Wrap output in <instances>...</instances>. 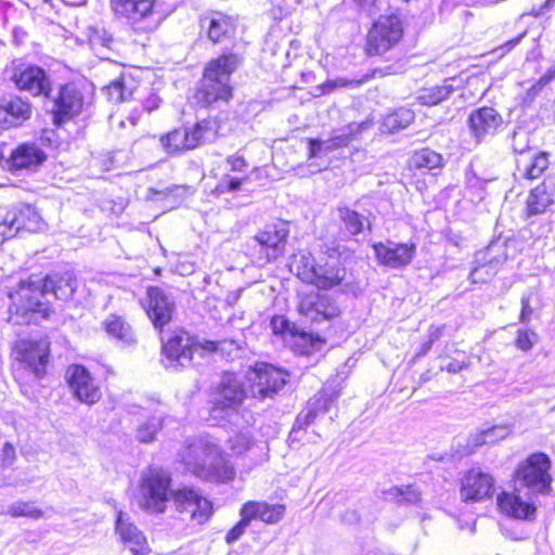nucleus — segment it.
Wrapping results in <instances>:
<instances>
[{
  "label": "nucleus",
  "mask_w": 555,
  "mask_h": 555,
  "mask_svg": "<svg viewBox=\"0 0 555 555\" xmlns=\"http://www.w3.org/2000/svg\"><path fill=\"white\" fill-rule=\"evenodd\" d=\"M338 218L343 223L345 230L350 235H358L362 233L369 224V220L366 217L360 215L356 210H352L348 207H339L338 208ZM370 228V225H367Z\"/></svg>",
  "instance_id": "nucleus-35"
},
{
  "label": "nucleus",
  "mask_w": 555,
  "mask_h": 555,
  "mask_svg": "<svg viewBox=\"0 0 555 555\" xmlns=\"http://www.w3.org/2000/svg\"><path fill=\"white\" fill-rule=\"evenodd\" d=\"M318 416V411L314 410L310 404H307L306 411H302L296 417L295 424L291 431L292 439H299L298 434L300 430L309 426Z\"/></svg>",
  "instance_id": "nucleus-48"
},
{
  "label": "nucleus",
  "mask_w": 555,
  "mask_h": 555,
  "mask_svg": "<svg viewBox=\"0 0 555 555\" xmlns=\"http://www.w3.org/2000/svg\"><path fill=\"white\" fill-rule=\"evenodd\" d=\"M538 335L532 330H519L516 338V346L524 351L530 350L535 344Z\"/></svg>",
  "instance_id": "nucleus-53"
},
{
  "label": "nucleus",
  "mask_w": 555,
  "mask_h": 555,
  "mask_svg": "<svg viewBox=\"0 0 555 555\" xmlns=\"http://www.w3.org/2000/svg\"><path fill=\"white\" fill-rule=\"evenodd\" d=\"M403 36V26L397 14L382 15L367 34L366 51L379 55L395 47Z\"/></svg>",
  "instance_id": "nucleus-8"
},
{
  "label": "nucleus",
  "mask_w": 555,
  "mask_h": 555,
  "mask_svg": "<svg viewBox=\"0 0 555 555\" xmlns=\"http://www.w3.org/2000/svg\"><path fill=\"white\" fill-rule=\"evenodd\" d=\"M533 308L530 305V296H522L519 321L524 324H527L531 320Z\"/></svg>",
  "instance_id": "nucleus-60"
},
{
  "label": "nucleus",
  "mask_w": 555,
  "mask_h": 555,
  "mask_svg": "<svg viewBox=\"0 0 555 555\" xmlns=\"http://www.w3.org/2000/svg\"><path fill=\"white\" fill-rule=\"evenodd\" d=\"M171 478L162 468L143 472L139 487V505L150 513H164L169 501Z\"/></svg>",
  "instance_id": "nucleus-6"
},
{
  "label": "nucleus",
  "mask_w": 555,
  "mask_h": 555,
  "mask_svg": "<svg viewBox=\"0 0 555 555\" xmlns=\"http://www.w3.org/2000/svg\"><path fill=\"white\" fill-rule=\"evenodd\" d=\"M289 233L288 224L284 221L267 224L256 235L255 241L267 261H273L284 254Z\"/></svg>",
  "instance_id": "nucleus-12"
},
{
  "label": "nucleus",
  "mask_w": 555,
  "mask_h": 555,
  "mask_svg": "<svg viewBox=\"0 0 555 555\" xmlns=\"http://www.w3.org/2000/svg\"><path fill=\"white\" fill-rule=\"evenodd\" d=\"M25 349L24 361L34 371L37 377L43 376L49 360V345L47 341H29Z\"/></svg>",
  "instance_id": "nucleus-27"
},
{
  "label": "nucleus",
  "mask_w": 555,
  "mask_h": 555,
  "mask_svg": "<svg viewBox=\"0 0 555 555\" xmlns=\"http://www.w3.org/2000/svg\"><path fill=\"white\" fill-rule=\"evenodd\" d=\"M107 334L125 345H131L135 341L131 326L121 318L113 315L104 322Z\"/></svg>",
  "instance_id": "nucleus-34"
},
{
  "label": "nucleus",
  "mask_w": 555,
  "mask_h": 555,
  "mask_svg": "<svg viewBox=\"0 0 555 555\" xmlns=\"http://www.w3.org/2000/svg\"><path fill=\"white\" fill-rule=\"evenodd\" d=\"M271 328L274 334H283L289 326V322L283 317H274L271 320Z\"/></svg>",
  "instance_id": "nucleus-62"
},
{
  "label": "nucleus",
  "mask_w": 555,
  "mask_h": 555,
  "mask_svg": "<svg viewBox=\"0 0 555 555\" xmlns=\"http://www.w3.org/2000/svg\"><path fill=\"white\" fill-rule=\"evenodd\" d=\"M31 114L30 102L18 95H7L0 99V129L22 126L31 117Z\"/></svg>",
  "instance_id": "nucleus-16"
},
{
  "label": "nucleus",
  "mask_w": 555,
  "mask_h": 555,
  "mask_svg": "<svg viewBox=\"0 0 555 555\" xmlns=\"http://www.w3.org/2000/svg\"><path fill=\"white\" fill-rule=\"evenodd\" d=\"M179 457L185 469L199 479L229 482L235 477V469L221 448L205 438L188 440L179 452Z\"/></svg>",
  "instance_id": "nucleus-2"
},
{
  "label": "nucleus",
  "mask_w": 555,
  "mask_h": 555,
  "mask_svg": "<svg viewBox=\"0 0 555 555\" xmlns=\"http://www.w3.org/2000/svg\"><path fill=\"white\" fill-rule=\"evenodd\" d=\"M247 180L248 178L246 176L237 177L232 176L230 173H225L219 179L216 186V191L220 194L238 191L241 189V185Z\"/></svg>",
  "instance_id": "nucleus-50"
},
{
  "label": "nucleus",
  "mask_w": 555,
  "mask_h": 555,
  "mask_svg": "<svg viewBox=\"0 0 555 555\" xmlns=\"http://www.w3.org/2000/svg\"><path fill=\"white\" fill-rule=\"evenodd\" d=\"M242 59L234 53L222 54L209 61L197 87L195 99L204 107L232 98L231 75L238 68Z\"/></svg>",
  "instance_id": "nucleus-3"
},
{
  "label": "nucleus",
  "mask_w": 555,
  "mask_h": 555,
  "mask_svg": "<svg viewBox=\"0 0 555 555\" xmlns=\"http://www.w3.org/2000/svg\"><path fill=\"white\" fill-rule=\"evenodd\" d=\"M414 112L406 107H400L384 117L380 129L383 132L395 133L408 128L414 120Z\"/></svg>",
  "instance_id": "nucleus-31"
},
{
  "label": "nucleus",
  "mask_w": 555,
  "mask_h": 555,
  "mask_svg": "<svg viewBox=\"0 0 555 555\" xmlns=\"http://www.w3.org/2000/svg\"><path fill=\"white\" fill-rule=\"evenodd\" d=\"M15 460V449L10 442H5L2 448V463L8 466Z\"/></svg>",
  "instance_id": "nucleus-63"
},
{
  "label": "nucleus",
  "mask_w": 555,
  "mask_h": 555,
  "mask_svg": "<svg viewBox=\"0 0 555 555\" xmlns=\"http://www.w3.org/2000/svg\"><path fill=\"white\" fill-rule=\"evenodd\" d=\"M47 159L46 153L36 144L24 143L11 154V167L14 170H35Z\"/></svg>",
  "instance_id": "nucleus-25"
},
{
  "label": "nucleus",
  "mask_w": 555,
  "mask_h": 555,
  "mask_svg": "<svg viewBox=\"0 0 555 555\" xmlns=\"http://www.w3.org/2000/svg\"><path fill=\"white\" fill-rule=\"evenodd\" d=\"M346 271L337 264L325 263L317 268L314 285L319 288L330 289L345 279Z\"/></svg>",
  "instance_id": "nucleus-32"
},
{
  "label": "nucleus",
  "mask_w": 555,
  "mask_h": 555,
  "mask_svg": "<svg viewBox=\"0 0 555 555\" xmlns=\"http://www.w3.org/2000/svg\"><path fill=\"white\" fill-rule=\"evenodd\" d=\"M289 267L301 281L314 285L318 267L311 254L294 256Z\"/></svg>",
  "instance_id": "nucleus-33"
},
{
  "label": "nucleus",
  "mask_w": 555,
  "mask_h": 555,
  "mask_svg": "<svg viewBox=\"0 0 555 555\" xmlns=\"http://www.w3.org/2000/svg\"><path fill=\"white\" fill-rule=\"evenodd\" d=\"M163 427V418L160 416H150L142 422L137 429V438L139 441L147 443L155 439L157 433Z\"/></svg>",
  "instance_id": "nucleus-41"
},
{
  "label": "nucleus",
  "mask_w": 555,
  "mask_h": 555,
  "mask_svg": "<svg viewBox=\"0 0 555 555\" xmlns=\"http://www.w3.org/2000/svg\"><path fill=\"white\" fill-rule=\"evenodd\" d=\"M526 204L528 217L543 214L551 205L555 204V178H546L534 188Z\"/></svg>",
  "instance_id": "nucleus-22"
},
{
  "label": "nucleus",
  "mask_w": 555,
  "mask_h": 555,
  "mask_svg": "<svg viewBox=\"0 0 555 555\" xmlns=\"http://www.w3.org/2000/svg\"><path fill=\"white\" fill-rule=\"evenodd\" d=\"M77 288V280L73 272L53 273L41 281L22 282L20 288L10 294L13 304L10 306V319L14 323H38L49 318L51 308L41 300L47 294L56 299L68 300Z\"/></svg>",
  "instance_id": "nucleus-1"
},
{
  "label": "nucleus",
  "mask_w": 555,
  "mask_h": 555,
  "mask_svg": "<svg viewBox=\"0 0 555 555\" xmlns=\"http://www.w3.org/2000/svg\"><path fill=\"white\" fill-rule=\"evenodd\" d=\"M18 232L20 231L15 222V215H11L9 209L0 219V244L14 237Z\"/></svg>",
  "instance_id": "nucleus-51"
},
{
  "label": "nucleus",
  "mask_w": 555,
  "mask_h": 555,
  "mask_svg": "<svg viewBox=\"0 0 555 555\" xmlns=\"http://www.w3.org/2000/svg\"><path fill=\"white\" fill-rule=\"evenodd\" d=\"M12 80L17 89L27 91L34 96H50L51 80L46 70L39 66L30 65L22 69H17Z\"/></svg>",
  "instance_id": "nucleus-15"
},
{
  "label": "nucleus",
  "mask_w": 555,
  "mask_h": 555,
  "mask_svg": "<svg viewBox=\"0 0 555 555\" xmlns=\"http://www.w3.org/2000/svg\"><path fill=\"white\" fill-rule=\"evenodd\" d=\"M520 492H502L498 495L496 505L499 511L514 519L531 520L535 516V506L529 501H525L519 495Z\"/></svg>",
  "instance_id": "nucleus-21"
},
{
  "label": "nucleus",
  "mask_w": 555,
  "mask_h": 555,
  "mask_svg": "<svg viewBox=\"0 0 555 555\" xmlns=\"http://www.w3.org/2000/svg\"><path fill=\"white\" fill-rule=\"evenodd\" d=\"M192 337L183 332H177L169 337L163 345L165 356L164 365L167 369L178 370L179 367L190 366V353L188 350L191 345Z\"/></svg>",
  "instance_id": "nucleus-17"
},
{
  "label": "nucleus",
  "mask_w": 555,
  "mask_h": 555,
  "mask_svg": "<svg viewBox=\"0 0 555 555\" xmlns=\"http://www.w3.org/2000/svg\"><path fill=\"white\" fill-rule=\"evenodd\" d=\"M441 333H442V327H430L429 334H428L429 339L424 345L423 350L421 352L422 354H425L430 349L433 343L440 338Z\"/></svg>",
  "instance_id": "nucleus-64"
},
{
  "label": "nucleus",
  "mask_w": 555,
  "mask_h": 555,
  "mask_svg": "<svg viewBox=\"0 0 555 555\" xmlns=\"http://www.w3.org/2000/svg\"><path fill=\"white\" fill-rule=\"evenodd\" d=\"M332 143V139L327 140H319V139H312L309 141V156L310 157H321L325 156L328 153L336 150L334 147V144Z\"/></svg>",
  "instance_id": "nucleus-52"
},
{
  "label": "nucleus",
  "mask_w": 555,
  "mask_h": 555,
  "mask_svg": "<svg viewBox=\"0 0 555 555\" xmlns=\"http://www.w3.org/2000/svg\"><path fill=\"white\" fill-rule=\"evenodd\" d=\"M227 347L238 349V346L234 341H214L204 340L199 341L192 337L188 353H190V365L195 364L197 359H203L206 354L215 352L217 350L224 351Z\"/></svg>",
  "instance_id": "nucleus-29"
},
{
  "label": "nucleus",
  "mask_w": 555,
  "mask_h": 555,
  "mask_svg": "<svg viewBox=\"0 0 555 555\" xmlns=\"http://www.w3.org/2000/svg\"><path fill=\"white\" fill-rule=\"evenodd\" d=\"M285 513V506L282 504H269L262 501H248L245 503L240 514H246L249 520H261L273 525L279 522Z\"/></svg>",
  "instance_id": "nucleus-24"
},
{
  "label": "nucleus",
  "mask_w": 555,
  "mask_h": 555,
  "mask_svg": "<svg viewBox=\"0 0 555 555\" xmlns=\"http://www.w3.org/2000/svg\"><path fill=\"white\" fill-rule=\"evenodd\" d=\"M524 36L525 35H520V36H518L515 39L508 40L503 46H501V47H499L496 49H493L491 51V54H494L498 59L502 57L505 53H507L514 47H516L519 43V41L522 39Z\"/></svg>",
  "instance_id": "nucleus-61"
},
{
  "label": "nucleus",
  "mask_w": 555,
  "mask_h": 555,
  "mask_svg": "<svg viewBox=\"0 0 555 555\" xmlns=\"http://www.w3.org/2000/svg\"><path fill=\"white\" fill-rule=\"evenodd\" d=\"M548 164L550 162L546 153L541 152L534 155L524 169V177L530 180L539 178L548 167Z\"/></svg>",
  "instance_id": "nucleus-45"
},
{
  "label": "nucleus",
  "mask_w": 555,
  "mask_h": 555,
  "mask_svg": "<svg viewBox=\"0 0 555 555\" xmlns=\"http://www.w3.org/2000/svg\"><path fill=\"white\" fill-rule=\"evenodd\" d=\"M245 397L246 392L238 376L223 373L214 393L211 418L217 422L235 423L234 418Z\"/></svg>",
  "instance_id": "nucleus-4"
},
{
  "label": "nucleus",
  "mask_w": 555,
  "mask_h": 555,
  "mask_svg": "<svg viewBox=\"0 0 555 555\" xmlns=\"http://www.w3.org/2000/svg\"><path fill=\"white\" fill-rule=\"evenodd\" d=\"M511 434V428L507 425H499L493 426L492 428H488V443L496 442L499 440L505 439Z\"/></svg>",
  "instance_id": "nucleus-57"
},
{
  "label": "nucleus",
  "mask_w": 555,
  "mask_h": 555,
  "mask_svg": "<svg viewBox=\"0 0 555 555\" xmlns=\"http://www.w3.org/2000/svg\"><path fill=\"white\" fill-rule=\"evenodd\" d=\"M116 532L120 541L133 555H146L150 547L146 538L129 519L124 517L122 512H118L116 519Z\"/></svg>",
  "instance_id": "nucleus-20"
},
{
  "label": "nucleus",
  "mask_w": 555,
  "mask_h": 555,
  "mask_svg": "<svg viewBox=\"0 0 555 555\" xmlns=\"http://www.w3.org/2000/svg\"><path fill=\"white\" fill-rule=\"evenodd\" d=\"M331 144H334V147H336V150L347 146L352 141L344 128L336 130L334 134L331 137Z\"/></svg>",
  "instance_id": "nucleus-59"
},
{
  "label": "nucleus",
  "mask_w": 555,
  "mask_h": 555,
  "mask_svg": "<svg viewBox=\"0 0 555 555\" xmlns=\"http://www.w3.org/2000/svg\"><path fill=\"white\" fill-rule=\"evenodd\" d=\"M211 509V503L197 491L195 500L191 502L185 513L197 524H203L209 518Z\"/></svg>",
  "instance_id": "nucleus-40"
},
{
  "label": "nucleus",
  "mask_w": 555,
  "mask_h": 555,
  "mask_svg": "<svg viewBox=\"0 0 555 555\" xmlns=\"http://www.w3.org/2000/svg\"><path fill=\"white\" fill-rule=\"evenodd\" d=\"M202 28L207 29V37L218 43L229 38L235 30V21L221 12H212L201 21Z\"/></svg>",
  "instance_id": "nucleus-23"
},
{
  "label": "nucleus",
  "mask_w": 555,
  "mask_h": 555,
  "mask_svg": "<svg viewBox=\"0 0 555 555\" xmlns=\"http://www.w3.org/2000/svg\"><path fill=\"white\" fill-rule=\"evenodd\" d=\"M486 476L481 469H470L462 478L461 496L465 502L480 501L486 495Z\"/></svg>",
  "instance_id": "nucleus-26"
},
{
  "label": "nucleus",
  "mask_w": 555,
  "mask_h": 555,
  "mask_svg": "<svg viewBox=\"0 0 555 555\" xmlns=\"http://www.w3.org/2000/svg\"><path fill=\"white\" fill-rule=\"evenodd\" d=\"M241 520L227 533L225 540L228 543L237 541L249 526L250 520L246 514H240Z\"/></svg>",
  "instance_id": "nucleus-54"
},
{
  "label": "nucleus",
  "mask_w": 555,
  "mask_h": 555,
  "mask_svg": "<svg viewBox=\"0 0 555 555\" xmlns=\"http://www.w3.org/2000/svg\"><path fill=\"white\" fill-rule=\"evenodd\" d=\"M468 125L476 142L480 143L486 134V108L480 107L473 111L469 115Z\"/></svg>",
  "instance_id": "nucleus-46"
},
{
  "label": "nucleus",
  "mask_w": 555,
  "mask_h": 555,
  "mask_svg": "<svg viewBox=\"0 0 555 555\" xmlns=\"http://www.w3.org/2000/svg\"><path fill=\"white\" fill-rule=\"evenodd\" d=\"M374 255L379 264L390 269H402L409 266L416 255L414 243H375Z\"/></svg>",
  "instance_id": "nucleus-14"
},
{
  "label": "nucleus",
  "mask_w": 555,
  "mask_h": 555,
  "mask_svg": "<svg viewBox=\"0 0 555 555\" xmlns=\"http://www.w3.org/2000/svg\"><path fill=\"white\" fill-rule=\"evenodd\" d=\"M455 78H451L444 80L443 85L435 86L433 88L424 89L422 93L418 95V100L424 105H437L443 100L448 99L450 94L454 91V86L452 81Z\"/></svg>",
  "instance_id": "nucleus-36"
},
{
  "label": "nucleus",
  "mask_w": 555,
  "mask_h": 555,
  "mask_svg": "<svg viewBox=\"0 0 555 555\" xmlns=\"http://www.w3.org/2000/svg\"><path fill=\"white\" fill-rule=\"evenodd\" d=\"M5 514L12 517H28L31 519H39L43 516V512L29 502H14L9 507Z\"/></svg>",
  "instance_id": "nucleus-43"
},
{
  "label": "nucleus",
  "mask_w": 555,
  "mask_h": 555,
  "mask_svg": "<svg viewBox=\"0 0 555 555\" xmlns=\"http://www.w3.org/2000/svg\"><path fill=\"white\" fill-rule=\"evenodd\" d=\"M149 306L146 312L156 328L162 330L172 318L173 302L158 287L149 288Z\"/></svg>",
  "instance_id": "nucleus-19"
},
{
  "label": "nucleus",
  "mask_w": 555,
  "mask_h": 555,
  "mask_svg": "<svg viewBox=\"0 0 555 555\" xmlns=\"http://www.w3.org/2000/svg\"><path fill=\"white\" fill-rule=\"evenodd\" d=\"M160 142L168 153L194 149L195 143L193 139H190V141L188 140V132L185 131V128L176 129L169 132L162 137Z\"/></svg>",
  "instance_id": "nucleus-38"
},
{
  "label": "nucleus",
  "mask_w": 555,
  "mask_h": 555,
  "mask_svg": "<svg viewBox=\"0 0 555 555\" xmlns=\"http://www.w3.org/2000/svg\"><path fill=\"white\" fill-rule=\"evenodd\" d=\"M114 13L125 17L135 31L150 33L159 25L155 0H111Z\"/></svg>",
  "instance_id": "nucleus-7"
},
{
  "label": "nucleus",
  "mask_w": 555,
  "mask_h": 555,
  "mask_svg": "<svg viewBox=\"0 0 555 555\" xmlns=\"http://www.w3.org/2000/svg\"><path fill=\"white\" fill-rule=\"evenodd\" d=\"M386 493L392 498H401V502L415 504L421 500V493L413 486H395L391 487Z\"/></svg>",
  "instance_id": "nucleus-47"
},
{
  "label": "nucleus",
  "mask_w": 555,
  "mask_h": 555,
  "mask_svg": "<svg viewBox=\"0 0 555 555\" xmlns=\"http://www.w3.org/2000/svg\"><path fill=\"white\" fill-rule=\"evenodd\" d=\"M196 490L193 488H182L172 493L173 504L179 513H185L191 505V502L195 500Z\"/></svg>",
  "instance_id": "nucleus-49"
},
{
  "label": "nucleus",
  "mask_w": 555,
  "mask_h": 555,
  "mask_svg": "<svg viewBox=\"0 0 555 555\" xmlns=\"http://www.w3.org/2000/svg\"><path fill=\"white\" fill-rule=\"evenodd\" d=\"M113 42V38L111 35H108L106 31H94L91 36H90V43L92 44V47L94 49H96L98 47H103V48H111V43Z\"/></svg>",
  "instance_id": "nucleus-55"
},
{
  "label": "nucleus",
  "mask_w": 555,
  "mask_h": 555,
  "mask_svg": "<svg viewBox=\"0 0 555 555\" xmlns=\"http://www.w3.org/2000/svg\"><path fill=\"white\" fill-rule=\"evenodd\" d=\"M11 215H15V222L18 231H38L41 229V217L34 206L29 204H18L10 208Z\"/></svg>",
  "instance_id": "nucleus-28"
},
{
  "label": "nucleus",
  "mask_w": 555,
  "mask_h": 555,
  "mask_svg": "<svg viewBox=\"0 0 555 555\" xmlns=\"http://www.w3.org/2000/svg\"><path fill=\"white\" fill-rule=\"evenodd\" d=\"M65 377L70 392L81 403L92 405L101 399L100 387L85 366L69 365Z\"/></svg>",
  "instance_id": "nucleus-11"
},
{
  "label": "nucleus",
  "mask_w": 555,
  "mask_h": 555,
  "mask_svg": "<svg viewBox=\"0 0 555 555\" xmlns=\"http://www.w3.org/2000/svg\"><path fill=\"white\" fill-rule=\"evenodd\" d=\"M49 98L52 100L50 108L52 121L56 126H61L79 115L83 106V95L74 83L61 86L56 94Z\"/></svg>",
  "instance_id": "nucleus-10"
},
{
  "label": "nucleus",
  "mask_w": 555,
  "mask_h": 555,
  "mask_svg": "<svg viewBox=\"0 0 555 555\" xmlns=\"http://www.w3.org/2000/svg\"><path fill=\"white\" fill-rule=\"evenodd\" d=\"M375 72L371 74H364L361 76V78H352L348 79L345 77H337L333 80H328L323 85V91L324 92H331L336 88H348V89H356L367 82L370 79L373 78Z\"/></svg>",
  "instance_id": "nucleus-42"
},
{
  "label": "nucleus",
  "mask_w": 555,
  "mask_h": 555,
  "mask_svg": "<svg viewBox=\"0 0 555 555\" xmlns=\"http://www.w3.org/2000/svg\"><path fill=\"white\" fill-rule=\"evenodd\" d=\"M229 448L235 456L249 460V465H257L267 459L268 446L255 441L248 433H238L228 440Z\"/></svg>",
  "instance_id": "nucleus-18"
},
{
  "label": "nucleus",
  "mask_w": 555,
  "mask_h": 555,
  "mask_svg": "<svg viewBox=\"0 0 555 555\" xmlns=\"http://www.w3.org/2000/svg\"><path fill=\"white\" fill-rule=\"evenodd\" d=\"M551 462L544 453H534L521 462L514 473L515 491L527 489L529 494H543L551 490Z\"/></svg>",
  "instance_id": "nucleus-5"
},
{
  "label": "nucleus",
  "mask_w": 555,
  "mask_h": 555,
  "mask_svg": "<svg viewBox=\"0 0 555 555\" xmlns=\"http://www.w3.org/2000/svg\"><path fill=\"white\" fill-rule=\"evenodd\" d=\"M442 160L439 153L430 149H423L412 155L410 166L415 169L434 170L442 167Z\"/></svg>",
  "instance_id": "nucleus-37"
},
{
  "label": "nucleus",
  "mask_w": 555,
  "mask_h": 555,
  "mask_svg": "<svg viewBox=\"0 0 555 555\" xmlns=\"http://www.w3.org/2000/svg\"><path fill=\"white\" fill-rule=\"evenodd\" d=\"M227 164L232 172L244 173L247 170L248 164L243 156L231 155L227 157Z\"/></svg>",
  "instance_id": "nucleus-56"
},
{
  "label": "nucleus",
  "mask_w": 555,
  "mask_h": 555,
  "mask_svg": "<svg viewBox=\"0 0 555 555\" xmlns=\"http://www.w3.org/2000/svg\"><path fill=\"white\" fill-rule=\"evenodd\" d=\"M298 312L312 323H320L339 315V308L330 296L319 292L302 294L298 304Z\"/></svg>",
  "instance_id": "nucleus-13"
},
{
  "label": "nucleus",
  "mask_w": 555,
  "mask_h": 555,
  "mask_svg": "<svg viewBox=\"0 0 555 555\" xmlns=\"http://www.w3.org/2000/svg\"><path fill=\"white\" fill-rule=\"evenodd\" d=\"M134 90V79L126 75H121L103 89L108 100L115 103L128 100L133 94Z\"/></svg>",
  "instance_id": "nucleus-30"
},
{
  "label": "nucleus",
  "mask_w": 555,
  "mask_h": 555,
  "mask_svg": "<svg viewBox=\"0 0 555 555\" xmlns=\"http://www.w3.org/2000/svg\"><path fill=\"white\" fill-rule=\"evenodd\" d=\"M215 122L203 119L194 125L192 128H185L188 132V140L195 141L194 149L206 141H210L215 137Z\"/></svg>",
  "instance_id": "nucleus-39"
},
{
  "label": "nucleus",
  "mask_w": 555,
  "mask_h": 555,
  "mask_svg": "<svg viewBox=\"0 0 555 555\" xmlns=\"http://www.w3.org/2000/svg\"><path fill=\"white\" fill-rule=\"evenodd\" d=\"M287 373L268 363H257L247 373L254 398L266 399L275 395L286 384Z\"/></svg>",
  "instance_id": "nucleus-9"
},
{
  "label": "nucleus",
  "mask_w": 555,
  "mask_h": 555,
  "mask_svg": "<svg viewBox=\"0 0 555 555\" xmlns=\"http://www.w3.org/2000/svg\"><path fill=\"white\" fill-rule=\"evenodd\" d=\"M371 126L372 122L370 120H365L362 122H351L343 128L349 134L350 139L353 140L356 139L357 135H359L364 130L369 129Z\"/></svg>",
  "instance_id": "nucleus-58"
},
{
  "label": "nucleus",
  "mask_w": 555,
  "mask_h": 555,
  "mask_svg": "<svg viewBox=\"0 0 555 555\" xmlns=\"http://www.w3.org/2000/svg\"><path fill=\"white\" fill-rule=\"evenodd\" d=\"M338 397V391L334 389L323 388L317 396L310 399L308 402L310 406L318 411L319 414H325L328 412L331 404Z\"/></svg>",
  "instance_id": "nucleus-44"
}]
</instances>
